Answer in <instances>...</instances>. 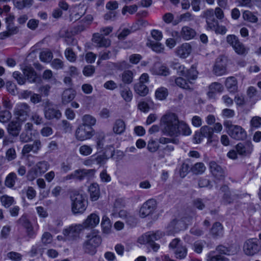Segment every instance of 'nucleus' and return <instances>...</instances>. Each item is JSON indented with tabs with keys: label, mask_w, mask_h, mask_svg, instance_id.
Segmentation results:
<instances>
[{
	"label": "nucleus",
	"mask_w": 261,
	"mask_h": 261,
	"mask_svg": "<svg viewBox=\"0 0 261 261\" xmlns=\"http://www.w3.org/2000/svg\"><path fill=\"white\" fill-rule=\"evenodd\" d=\"M178 123L179 120L175 114L168 113L164 115L161 119L162 132L170 137L178 136Z\"/></svg>",
	"instance_id": "1"
},
{
	"label": "nucleus",
	"mask_w": 261,
	"mask_h": 261,
	"mask_svg": "<svg viewBox=\"0 0 261 261\" xmlns=\"http://www.w3.org/2000/svg\"><path fill=\"white\" fill-rule=\"evenodd\" d=\"M101 243V238L98 234V231L94 230L89 233L86 236L83 247L85 252L94 255L96 252V248Z\"/></svg>",
	"instance_id": "2"
},
{
	"label": "nucleus",
	"mask_w": 261,
	"mask_h": 261,
	"mask_svg": "<svg viewBox=\"0 0 261 261\" xmlns=\"http://www.w3.org/2000/svg\"><path fill=\"white\" fill-rule=\"evenodd\" d=\"M71 209L74 214H82L87 208V200L85 195L75 193L71 196Z\"/></svg>",
	"instance_id": "3"
},
{
	"label": "nucleus",
	"mask_w": 261,
	"mask_h": 261,
	"mask_svg": "<svg viewBox=\"0 0 261 261\" xmlns=\"http://www.w3.org/2000/svg\"><path fill=\"white\" fill-rule=\"evenodd\" d=\"M223 124L227 134L232 138L238 140L246 138V132L241 126L232 124L230 120L225 121Z\"/></svg>",
	"instance_id": "4"
},
{
	"label": "nucleus",
	"mask_w": 261,
	"mask_h": 261,
	"mask_svg": "<svg viewBox=\"0 0 261 261\" xmlns=\"http://www.w3.org/2000/svg\"><path fill=\"white\" fill-rule=\"evenodd\" d=\"M164 235V233L160 231L155 232H148L143 235L139 240L140 243L147 244L154 251H157L160 248V245L155 243L154 241L160 239Z\"/></svg>",
	"instance_id": "5"
},
{
	"label": "nucleus",
	"mask_w": 261,
	"mask_h": 261,
	"mask_svg": "<svg viewBox=\"0 0 261 261\" xmlns=\"http://www.w3.org/2000/svg\"><path fill=\"white\" fill-rule=\"evenodd\" d=\"M49 168L48 163L44 161L38 162L34 166L29 170L27 173L28 179L33 181L36 178L42 175Z\"/></svg>",
	"instance_id": "6"
},
{
	"label": "nucleus",
	"mask_w": 261,
	"mask_h": 261,
	"mask_svg": "<svg viewBox=\"0 0 261 261\" xmlns=\"http://www.w3.org/2000/svg\"><path fill=\"white\" fill-rule=\"evenodd\" d=\"M260 250L261 245L256 238L249 239L244 244L243 251L247 256H254L258 253Z\"/></svg>",
	"instance_id": "7"
},
{
	"label": "nucleus",
	"mask_w": 261,
	"mask_h": 261,
	"mask_svg": "<svg viewBox=\"0 0 261 261\" xmlns=\"http://www.w3.org/2000/svg\"><path fill=\"white\" fill-rule=\"evenodd\" d=\"M227 42L233 48L235 52L239 55H246L249 49L241 42L234 35H229L226 37Z\"/></svg>",
	"instance_id": "8"
},
{
	"label": "nucleus",
	"mask_w": 261,
	"mask_h": 261,
	"mask_svg": "<svg viewBox=\"0 0 261 261\" xmlns=\"http://www.w3.org/2000/svg\"><path fill=\"white\" fill-rule=\"evenodd\" d=\"M81 224H74L63 229V234L67 240L73 241L79 238L80 234L83 230Z\"/></svg>",
	"instance_id": "9"
},
{
	"label": "nucleus",
	"mask_w": 261,
	"mask_h": 261,
	"mask_svg": "<svg viewBox=\"0 0 261 261\" xmlns=\"http://www.w3.org/2000/svg\"><path fill=\"white\" fill-rule=\"evenodd\" d=\"M31 111V108L28 104L19 103L15 106L14 114L19 120L24 121L29 116Z\"/></svg>",
	"instance_id": "10"
},
{
	"label": "nucleus",
	"mask_w": 261,
	"mask_h": 261,
	"mask_svg": "<svg viewBox=\"0 0 261 261\" xmlns=\"http://www.w3.org/2000/svg\"><path fill=\"white\" fill-rule=\"evenodd\" d=\"M94 134V130L92 127L81 124L76 129L75 136L78 140L84 141L90 139Z\"/></svg>",
	"instance_id": "11"
},
{
	"label": "nucleus",
	"mask_w": 261,
	"mask_h": 261,
	"mask_svg": "<svg viewBox=\"0 0 261 261\" xmlns=\"http://www.w3.org/2000/svg\"><path fill=\"white\" fill-rule=\"evenodd\" d=\"M156 202L155 200L150 199L145 202L140 210V215L142 218H145L151 214L155 210Z\"/></svg>",
	"instance_id": "12"
},
{
	"label": "nucleus",
	"mask_w": 261,
	"mask_h": 261,
	"mask_svg": "<svg viewBox=\"0 0 261 261\" xmlns=\"http://www.w3.org/2000/svg\"><path fill=\"white\" fill-rule=\"evenodd\" d=\"M211 172L214 177L218 180H223L225 178V172L222 167L214 161L209 164Z\"/></svg>",
	"instance_id": "13"
},
{
	"label": "nucleus",
	"mask_w": 261,
	"mask_h": 261,
	"mask_svg": "<svg viewBox=\"0 0 261 261\" xmlns=\"http://www.w3.org/2000/svg\"><path fill=\"white\" fill-rule=\"evenodd\" d=\"M99 223V216L95 213H92L87 217L82 225L83 226V229L87 228H92L96 226Z\"/></svg>",
	"instance_id": "14"
},
{
	"label": "nucleus",
	"mask_w": 261,
	"mask_h": 261,
	"mask_svg": "<svg viewBox=\"0 0 261 261\" xmlns=\"http://www.w3.org/2000/svg\"><path fill=\"white\" fill-rule=\"evenodd\" d=\"M153 74L166 76L170 74L169 68L165 65L160 63L155 64L151 69Z\"/></svg>",
	"instance_id": "15"
},
{
	"label": "nucleus",
	"mask_w": 261,
	"mask_h": 261,
	"mask_svg": "<svg viewBox=\"0 0 261 261\" xmlns=\"http://www.w3.org/2000/svg\"><path fill=\"white\" fill-rule=\"evenodd\" d=\"M236 149L240 154L246 156L251 153L252 150V145L250 142L240 143L237 145Z\"/></svg>",
	"instance_id": "16"
},
{
	"label": "nucleus",
	"mask_w": 261,
	"mask_h": 261,
	"mask_svg": "<svg viewBox=\"0 0 261 261\" xmlns=\"http://www.w3.org/2000/svg\"><path fill=\"white\" fill-rule=\"evenodd\" d=\"M93 41L97 44L98 47H108L111 44V41L109 39L105 38L102 34L95 33L93 35Z\"/></svg>",
	"instance_id": "17"
},
{
	"label": "nucleus",
	"mask_w": 261,
	"mask_h": 261,
	"mask_svg": "<svg viewBox=\"0 0 261 261\" xmlns=\"http://www.w3.org/2000/svg\"><path fill=\"white\" fill-rule=\"evenodd\" d=\"M23 75L30 83H36L38 78L37 73L35 70L31 67L25 66L22 69Z\"/></svg>",
	"instance_id": "18"
},
{
	"label": "nucleus",
	"mask_w": 261,
	"mask_h": 261,
	"mask_svg": "<svg viewBox=\"0 0 261 261\" xmlns=\"http://www.w3.org/2000/svg\"><path fill=\"white\" fill-rule=\"evenodd\" d=\"M191 52V45L188 43H183L176 48V55L181 58H187Z\"/></svg>",
	"instance_id": "19"
},
{
	"label": "nucleus",
	"mask_w": 261,
	"mask_h": 261,
	"mask_svg": "<svg viewBox=\"0 0 261 261\" xmlns=\"http://www.w3.org/2000/svg\"><path fill=\"white\" fill-rule=\"evenodd\" d=\"M21 130V125L17 121H11L7 126L8 133L13 137H17Z\"/></svg>",
	"instance_id": "20"
},
{
	"label": "nucleus",
	"mask_w": 261,
	"mask_h": 261,
	"mask_svg": "<svg viewBox=\"0 0 261 261\" xmlns=\"http://www.w3.org/2000/svg\"><path fill=\"white\" fill-rule=\"evenodd\" d=\"M90 199L95 201L98 199L100 196V189L99 186L96 183H93L90 185L88 188Z\"/></svg>",
	"instance_id": "21"
},
{
	"label": "nucleus",
	"mask_w": 261,
	"mask_h": 261,
	"mask_svg": "<svg viewBox=\"0 0 261 261\" xmlns=\"http://www.w3.org/2000/svg\"><path fill=\"white\" fill-rule=\"evenodd\" d=\"M209 91L207 94L210 98L214 97L216 93L222 92L223 90L222 85L218 82L212 83L208 87Z\"/></svg>",
	"instance_id": "22"
},
{
	"label": "nucleus",
	"mask_w": 261,
	"mask_h": 261,
	"mask_svg": "<svg viewBox=\"0 0 261 261\" xmlns=\"http://www.w3.org/2000/svg\"><path fill=\"white\" fill-rule=\"evenodd\" d=\"M180 36L185 40H190L193 38L196 35L195 31L188 26L182 28L180 33Z\"/></svg>",
	"instance_id": "23"
},
{
	"label": "nucleus",
	"mask_w": 261,
	"mask_h": 261,
	"mask_svg": "<svg viewBox=\"0 0 261 261\" xmlns=\"http://www.w3.org/2000/svg\"><path fill=\"white\" fill-rule=\"evenodd\" d=\"M44 116L45 118L48 120H51L53 119H59L61 117V113L59 110L56 109L54 106L47 110H44Z\"/></svg>",
	"instance_id": "24"
},
{
	"label": "nucleus",
	"mask_w": 261,
	"mask_h": 261,
	"mask_svg": "<svg viewBox=\"0 0 261 261\" xmlns=\"http://www.w3.org/2000/svg\"><path fill=\"white\" fill-rule=\"evenodd\" d=\"M211 234L212 237L217 239L221 237L223 234V228L222 224L220 222H215L211 229Z\"/></svg>",
	"instance_id": "25"
},
{
	"label": "nucleus",
	"mask_w": 261,
	"mask_h": 261,
	"mask_svg": "<svg viewBox=\"0 0 261 261\" xmlns=\"http://www.w3.org/2000/svg\"><path fill=\"white\" fill-rule=\"evenodd\" d=\"M76 92L72 89H67L64 91L62 96V102L65 105L71 101L75 97Z\"/></svg>",
	"instance_id": "26"
},
{
	"label": "nucleus",
	"mask_w": 261,
	"mask_h": 261,
	"mask_svg": "<svg viewBox=\"0 0 261 261\" xmlns=\"http://www.w3.org/2000/svg\"><path fill=\"white\" fill-rule=\"evenodd\" d=\"M125 128V123L122 119H117L114 123L113 130L116 134L121 135L124 132Z\"/></svg>",
	"instance_id": "27"
},
{
	"label": "nucleus",
	"mask_w": 261,
	"mask_h": 261,
	"mask_svg": "<svg viewBox=\"0 0 261 261\" xmlns=\"http://www.w3.org/2000/svg\"><path fill=\"white\" fill-rule=\"evenodd\" d=\"M214 74L217 76H221L226 72L225 66L222 63V60L217 61L213 68Z\"/></svg>",
	"instance_id": "28"
},
{
	"label": "nucleus",
	"mask_w": 261,
	"mask_h": 261,
	"mask_svg": "<svg viewBox=\"0 0 261 261\" xmlns=\"http://www.w3.org/2000/svg\"><path fill=\"white\" fill-rule=\"evenodd\" d=\"M225 86L230 92H235L238 89L237 81L234 76H230L226 79Z\"/></svg>",
	"instance_id": "29"
},
{
	"label": "nucleus",
	"mask_w": 261,
	"mask_h": 261,
	"mask_svg": "<svg viewBox=\"0 0 261 261\" xmlns=\"http://www.w3.org/2000/svg\"><path fill=\"white\" fill-rule=\"evenodd\" d=\"M221 190L224 192L223 196V201L225 204H230L234 200V197L231 195V193L227 186L224 185L221 188Z\"/></svg>",
	"instance_id": "30"
},
{
	"label": "nucleus",
	"mask_w": 261,
	"mask_h": 261,
	"mask_svg": "<svg viewBox=\"0 0 261 261\" xmlns=\"http://www.w3.org/2000/svg\"><path fill=\"white\" fill-rule=\"evenodd\" d=\"M178 129V136L181 134L184 136H189L192 133V131L189 125L182 121H179Z\"/></svg>",
	"instance_id": "31"
},
{
	"label": "nucleus",
	"mask_w": 261,
	"mask_h": 261,
	"mask_svg": "<svg viewBox=\"0 0 261 261\" xmlns=\"http://www.w3.org/2000/svg\"><path fill=\"white\" fill-rule=\"evenodd\" d=\"M134 89L136 93L141 96H145L148 92L147 87L141 82L136 83L134 86Z\"/></svg>",
	"instance_id": "32"
},
{
	"label": "nucleus",
	"mask_w": 261,
	"mask_h": 261,
	"mask_svg": "<svg viewBox=\"0 0 261 261\" xmlns=\"http://www.w3.org/2000/svg\"><path fill=\"white\" fill-rule=\"evenodd\" d=\"M101 226L102 228V231L103 233L109 234L111 232L112 224L110 219L104 216L102 217Z\"/></svg>",
	"instance_id": "33"
},
{
	"label": "nucleus",
	"mask_w": 261,
	"mask_h": 261,
	"mask_svg": "<svg viewBox=\"0 0 261 261\" xmlns=\"http://www.w3.org/2000/svg\"><path fill=\"white\" fill-rule=\"evenodd\" d=\"M122 82L125 84H130L133 81L134 73L131 70H125L121 75Z\"/></svg>",
	"instance_id": "34"
},
{
	"label": "nucleus",
	"mask_w": 261,
	"mask_h": 261,
	"mask_svg": "<svg viewBox=\"0 0 261 261\" xmlns=\"http://www.w3.org/2000/svg\"><path fill=\"white\" fill-rule=\"evenodd\" d=\"M200 131L202 133V136L203 138H207L208 141L211 142L214 133L213 129L207 125L203 126L200 128Z\"/></svg>",
	"instance_id": "35"
},
{
	"label": "nucleus",
	"mask_w": 261,
	"mask_h": 261,
	"mask_svg": "<svg viewBox=\"0 0 261 261\" xmlns=\"http://www.w3.org/2000/svg\"><path fill=\"white\" fill-rule=\"evenodd\" d=\"M82 124L86 126H89L90 127H92V126L94 125L96 123V119L90 115H85L82 117Z\"/></svg>",
	"instance_id": "36"
},
{
	"label": "nucleus",
	"mask_w": 261,
	"mask_h": 261,
	"mask_svg": "<svg viewBox=\"0 0 261 261\" xmlns=\"http://www.w3.org/2000/svg\"><path fill=\"white\" fill-rule=\"evenodd\" d=\"M214 251L210 252L206 256L207 261H228V259L221 255H215Z\"/></svg>",
	"instance_id": "37"
},
{
	"label": "nucleus",
	"mask_w": 261,
	"mask_h": 261,
	"mask_svg": "<svg viewBox=\"0 0 261 261\" xmlns=\"http://www.w3.org/2000/svg\"><path fill=\"white\" fill-rule=\"evenodd\" d=\"M120 95L123 99L127 102H129L132 100L133 98V93L128 87H123V89L120 91Z\"/></svg>",
	"instance_id": "38"
},
{
	"label": "nucleus",
	"mask_w": 261,
	"mask_h": 261,
	"mask_svg": "<svg viewBox=\"0 0 261 261\" xmlns=\"http://www.w3.org/2000/svg\"><path fill=\"white\" fill-rule=\"evenodd\" d=\"M174 254L177 258L183 259L187 256V249L183 245L179 246L174 250Z\"/></svg>",
	"instance_id": "39"
},
{
	"label": "nucleus",
	"mask_w": 261,
	"mask_h": 261,
	"mask_svg": "<svg viewBox=\"0 0 261 261\" xmlns=\"http://www.w3.org/2000/svg\"><path fill=\"white\" fill-rule=\"evenodd\" d=\"M17 178L16 174L14 172L9 173L6 177L5 184L6 186L9 188L13 187L15 184Z\"/></svg>",
	"instance_id": "40"
},
{
	"label": "nucleus",
	"mask_w": 261,
	"mask_h": 261,
	"mask_svg": "<svg viewBox=\"0 0 261 261\" xmlns=\"http://www.w3.org/2000/svg\"><path fill=\"white\" fill-rule=\"evenodd\" d=\"M2 205L6 208L9 207L14 203V199L13 197L9 196L7 195L2 196L0 198Z\"/></svg>",
	"instance_id": "41"
},
{
	"label": "nucleus",
	"mask_w": 261,
	"mask_h": 261,
	"mask_svg": "<svg viewBox=\"0 0 261 261\" xmlns=\"http://www.w3.org/2000/svg\"><path fill=\"white\" fill-rule=\"evenodd\" d=\"M205 166L203 163H197L193 167H191V170L195 174H202L205 170Z\"/></svg>",
	"instance_id": "42"
},
{
	"label": "nucleus",
	"mask_w": 261,
	"mask_h": 261,
	"mask_svg": "<svg viewBox=\"0 0 261 261\" xmlns=\"http://www.w3.org/2000/svg\"><path fill=\"white\" fill-rule=\"evenodd\" d=\"M40 59L44 62H49L53 58L52 53L48 50L42 51L40 54Z\"/></svg>",
	"instance_id": "43"
},
{
	"label": "nucleus",
	"mask_w": 261,
	"mask_h": 261,
	"mask_svg": "<svg viewBox=\"0 0 261 261\" xmlns=\"http://www.w3.org/2000/svg\"><path fill=\"white\" fill-rule=\"evenodd\" d=\"M194 19V16L192 14L187 12L184 14H181L179 16V19L177 21H174V24L176 25L179 22L181 21H191Z\"/></svg>",
	"instance_id": "44"
},
{
	"label": "nucleus",
	"mask_w": 261,
	"mask_h": 261,
	"mask_svg": "<svg viewBox=\"0 0 261 261\" xmlns=\"http://www.w3.org/2000/svg\"><path fill=\"white\" fill-rule=\"evenodd\" d=\"M12 118V114L8 110H3L0 111V122L6 123Z\"/></svg>",
	"instance_id": "45"
},
{
	"label": "nucleus",
	"mask_w": 261,
	"mask_h": 261,
	"mask_svg": "<svg viewBox=\"0 0 261 261\" xmlns=\"http://www.w3.org/2000/svg\"><path fill=\"white\" fill-rule=\"evenodd\" d=\"M180 223V222L176 220H173L171 221L168 227V234H171L175 232H177L179 230V228L177 227Z\"/></svg>",
	"instance_id": "46"
},
{
	"label": "nucleus",
	"mask_w": 261,
	"mask_h": 261,
	"mask_svg": "<svg viewBox=\"0 0 261 261\" xmlns=\"http://www.w3.org/2000/svg\"><path fill=\"white\" fill-rule=\"evenodd\" d=\"M198 72L196 69L192 67L190 69L185 70V74L183 76L189 80H195L197 77Z\"/></svg>",
	"instance_id": "47"
},
{
	"label": "nucleus",
	"mask_w": 261,
	"mask_h": 261,
	"mask_svg": "<svg viewBox=\"0 0 261 261\" xmlns=\"http://www.w3.org/2000/svg\"><path fill=\"white\" fill-rule=\"evenodd\" d=\"M168 95V90L166 88L161 87L156 90L155 92L156 97L160 100L166 98Z\"/></svg>",
	"instance_id": "48"
},
{
	"label": "nucleus",
	"mask_w": 261,
	"mask_h": 261,
	"mask_svg": "<svg viewBox=\"0 0 261 261\" xmlns=\"http://www.w3.org/2000/svg\"><path fill=\"white\" fill-rule=\"evenodd\" d=\"M170 66L173 69L177 70L179 75L182 76L185 75L186 70L185 67L183 65H180L178 62H172Z\"/></svg>",
	"instance_id": "49"
},
{
	"label": "nucleus",
	"mask_w": 261,
	"mask_h": 261,
	"mask_svg": "<svg viewBox=\"0 0 261 261\" xmlns=\"http://www.w3.org/2000/svg\"><path fill=\"white\" fill-rule=\"evenodd\" d=\"M32 139V132L23 130L19 136L20 141L22 143H27L31 141Z\"/></svg>",
	"instance_id": "50"
},
{
	"label": "nucleus",
	"mask_w": 261,
	"mask_h": 261,
	"mask_svg": "<svg viewBox=\"0 0 261 261\" xmlns=\"http://www.w3.org/2000/svg\"><path fill=\"white\" fill-rule=\"evenodd\" d=\"M243 17L245 20H248L251 22H256L257 21V17L249 11H245L243 14Z\"/></svg>",
	"instance_id": "51"
},
{
	"label": "nucleus",
	"mask_w": 261,
	"mask_h": 261,
	"mask_svg": "<svg viewBox=\"0 0 261 261\" xmlns=\"http://www.w3.org/2000/svg\"><path fill=\"white\" fill-rule=\"evenodd\" d=\"M79 152L81 154L84 156H87L91 154L92 152V148L89 145H83L79 148Z\"/></svg>",
	"instance_id": "52"
},
{
	"label": "nucleus",
	"mask_w": 261,
	"mask_h": 261,
	"mask_svg": "<svg viewBox=\"0 0 261 261\" xmlns=\"http://www.w3.org/2000/svg\"><path fill=\"white\" fill-rule=\"evenodd\" d=\"M18 71H15L13 73V77L17 81L19 85H24L26 82V79Z\"/></svg>",
	"instance_id": "53"
},
{
	"label": "nucleus",
	"mask_w": 261,
	"mask_h": 261,
	"mask_svg": "<svg viewBox=\"0 0 261 261\" xmlns=\"http://www.w3.org/2000/svg\"><path fill=\"white\" fill-rule=\"evenodd\" d=\"M65 56L67 59L70 62H74L76 60V56L70 48H68L65 50Z\"/></svg>",
	"instance_id": "54"
},
{
	"label": "nucleus",
	"mask_w": 261,
	"mask_h": 261,
	"mask_svg": "<svg viewBox=\"0 0 261 261\" xmlns=\"http://www.w3.org/2000/svg\"><path fill=\"white\" fill-rule=\"evenodd\" d=\"M159 142L162 144H168L169 143H173L174 144H178L179 140L176 138H168L165 137H161L159 139Z\"/></svg>",
	"instance_id": "55"
},
{
	"label": "nucleus",
	"mask_w": 261,
	"mask_h": 261,
	"mask_svg": "<svg viewBox=\"0 0 261 261\" xmlns=\"http://www.w3.org/2000/svg\"><path fill=\"white\" fill-rule=\"evenodd\" d=\"M137 10L138 6L136 5H132L130 6H125L122 10V13L123 15H125L127 12L129 14H132L135 13Z\"/></svg>",
	"instance_id": "56"
},
{
	"label": "nucleus",
	"mask_w": 261,
	"mask_h": 261,
	"mask_svg": "<svg viewBox=\"0 0 261 261\" xmlns=\"http://www.w3.org/2000/svg\"><path fill=\"white\" fill-rule=\"evenodd\" d=\"M73 179L82 181L85 178L83 169H78L72 172Z\"/></svg>",
	"instance_id": "57"
},
{
	"label": "nucleus",
	"mask_w": 261,
	"mask_h": 261,
	"mask_svg": "<svg viewBox=\"0 0 261 261\" xmlns=\"http://www.w3.org/2000/svg\"><path fill=\"white\" fill-rule=\"evenodd\" d=\"M159 145L157 141L153 140H150L148 143L147 149L150 152H154L159 148Z\"/></svg>",
	"instance_id": "58"
},
{
	"label": "nucleus",
	"mask_w": 261,
	"mask_h": 261,
	"mask_svg": "<svg viewBox=\"0 0 261 261\" xmlns=\"http://www.w3.org/2000/svg\"><path fill=\"white\" fill-rule=\"evenodd\" d=\"M16 158V153L14 148H11L6 152V158L8 161H11Z\"/></svg>",
	"instance_id": "59"
},
{
	"label": "nucleus",
	"mask_w": 261,
	"mask_h": 261,
	"mask_svg": "<svg viewBox=\"0 0 261 261\" xmlns=\"http://www.w3.org/2000/svg\"><path fill=\"white\" fill-rule=\"evenodd\" d=\"M206 29L214 31L217 28V25H218V22L216 19L206 20Z\"/></svg>",
	"instance_id": "60"
},
{
	"label": "nucleus",
	"mask_w": 261,
	"mask_h": 261,
	"mask_svg": "<svg viewBox=\"0 0 261 261\" xmlns=\"http://www.w3.org/2000/svg\"><path fill=\"white\" fill-rule=\"evenodd\" d=\"M18 222L23 226L25 229L29 228L32 225L25 216H21L18 220Z\"/></svg>",
	"instance_id": "61"
},
{
	"label": "nucleus",
	"mask_w": 261,
	"mask_h": 261,
	"mask_svg": "<svg viewBox=\"0 0 261 261\" xmlns=\"http://www.w3.org/2000/svg\"><path fill=\"white\" fill-rule=\"evenodd\" d=\"M216 251L220 254L225 255H230L231 254L230 250L225 246L220 245H218L216 248Z\"/></svg>",
	"instance_id": "62"
},
{
	"label": "nucleus",
	"mask_w": 261,
	"mask_h": 261,
	"mask_svg": "<svg viewBox=\"0 0 261 261\" xmlns=\"http://www.w3.org/2000/svg\"><path fill=\"white\" fill-rule=\"evenodd\" d=\"M53 240V237L50 233L48 232H45L41 238V241L44 245L50 244Z\"/></svg>",
	"instance_id": "63"
},
{
	"label": "nucleus",
	"mask_w": 261,
	"mask_h": 261,
	"mask_svg": "<svg viewBox=\"0 0 261 261\" xmlns=\"http://www.w3.org/2000/svg\"><path fill=\"white\" fill-rule=\"evenodd\" d=\"M193 206L199 210H202L205 207V204L202 199L196 198L193 201Z\"/></svg>",
	"instance_id": "64"
}]
</instances>
